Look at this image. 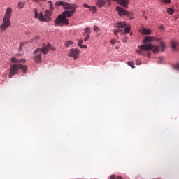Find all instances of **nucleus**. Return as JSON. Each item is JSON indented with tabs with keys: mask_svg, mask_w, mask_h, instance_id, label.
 Here are the masks:
<instances>
[{
	"mask_svg": "<svg viewBox=\"0 0 179 179\" xmlns=\"http://www.w3.org/2000/svg\"><path fill=\"white\" fill-rule=\"evenodd\" d=\"M26 62V59H17V62L16 64H10V71L8 74L9 79H12L13 76H15V75H17L18 73L19 69H21L23 71L24 73L27 72V66L22 65V64H24Z\"/></svg>",
	"mask_w": 179,
	"mask_h": 179,
	"instance_id": "f257e3e1",
	"label": "nucleus"
},
{
	"mask_svg": "<svg viewBox=\"0 0 179 179\" xmlns=\"http://www.w3.org/2000/svg\"><path fill=\"white\" fill-rule=\"evenodd\" d=\"M73 13H75V9L72 10H66L62 13V15H59L55 19V25L56 26H64V24H69L68 19L66 17H71V16H73Z\"/></svg>",
	"mask_w": 179,
	"mask_h": 179,
	"instance_id": "f03ea898",
	"label": "nucleus"
},
{
	"mask_svg": "<svg viewBox=\"0 0 179 179\" xmlns=\"http://www.w3.org/2000/svg\"><path fill=\"white\" fill-rule=\"evenodd\" d=\"M12 16V8L10 7L7 8L5 13V16L3 18V22L0 25L1 31H5L8 27H10V17Z\"/></svg>",
	"mask_w": 179,
	"mask_h": 179,
	"instance_id": "7ed1b4c3",
	"label": "nucleus"
},
{
	"mask_svg": "<svg viewBox=\"0 0 179 179\" xmlns=\"http://www.w3.org/2000/svg\"><path fill=\"white\" fill-rule=\"evenodd\" d=\"M115 27L117 29L114 31L115 36H118V33L123 36L128 34V33H131V29L130 27H127V23L125 22H120L115 24Z\"/></svg>",
	"mask_w": 179,
	"mask_h": 179,
	"instance_id": "20e7f679",
	"label": "nucleus"
},
{
	"mask_svg": "<svg viewBox=\"0 0 179 179\" xmlns=\"http://www.w3.org/2000/svg\"><path fill=\"white\" fill-rule=\"evenodd\" d=\"M138 48L141 50H136V52L137 54H139V55H145V53L142 51H149V50H151V51H152L154 54H156V52H159V46L153 45L152 44H144L138 46Z\"/></svg>",
	"mask_w": 179,
	"mask_h": 179,
	"instance_id": "39448f33",
	"label": "nucleus"
},
{
	"mask_svg": "<svg viewBox=\"0 0 179 179\" xmlns=\"http://www.w3.org/2000/svg\"><path fill=\"white\" fill-rule=\"evenodd\" d=\"M51 10H54L52 6H50V10H46L44 15H43V12L39 13V20H41V22H50V20H51V15H52Z\"/></svg>",
	"mask_w": 179,
	"mask_h": 179,
	"instance_id": "423d86ee",
	"label": "nucleus"
},
{
	"mask_svg": "<svg viewBox=\"0 0 179 179\" xmlns=\"http://www.w3.org/2000/svg\"><path fill=\"white\" fill-rule=\"evenodd\" d=\"M34 54L35 55V62L37 63L41 62V54H43V48L36 49L34 52Z\"/></svg>",
	"mask_w": 179,
	"mask_h": 179,
	"instance_id": "0eeeda50",
	"label": "nucleus"
},
{
	"mask_svg": "<svg viewBox=\"0 0 179 179\" xmlns=\"http://www.w3.org/2000/svg\"><path fill=\"white\" fill-rule=\"evenodd\" d=\"M68 57H71L72 58H73V59H75V61H76V59L78 58V57H79V50H78L76 48L71 49L69 50Z\"/></svg>",
	"mask_w": 179,
	"mask_h": 179,
	"instance_id": "6e6552de",
	"label": "nucleus"
},
{
	"mask_svg": "<svg viewBox=\"0 0 179 179\" xmlns=\"http://www.w3.org/2000/svg\"><path fill=\"white\" fill-rule=\"evenodd\" d=\"M41 48H42L43 54H45V55L48 54L49 50H50L51 51H55V48L54 47L51 46V45H50V44L43 45Z\"/></svg>",
	"mask_w": 179,
	"mask_h": 179,
	"instance_id": "1a4fd4ad",
	"label": "nucleus"
},
{
	"mask_svg": "<svg viewBox=\"0 0 179 179\" xmlns=\"http://www.w3.org/2000/svg\"><path fill=\"white\" fill-rule=\"evenodd\" d=\"M116 10L119 13V16H128L129 15V13L125 9L122 8L121 6H117L116 7Z\"/></svg>",
	"mask_w": 179,
	"mask_h": 179,
	"instance_id": "9d476101",
	"label": "nucleus"
},
{
	"mask_svg": "<svg viewBox=\"0 0 179 179\" xmlns=\"http://www.w3.org/2000/svg\"><path fill=\"white\" fill-rule=\"evenodd\" d=\"M64 9H76V6L74 4H70L69 3H63Z\"/></svg>",
	"mask_w": 179,
	"mask_h": 179,
	"instance_id": "9b49d317",
	"label": "nucleus"
},
{
	"mask_svg": "<svg viewBox=\"0 0 179 179\" xmlns=\"http://www.w3.org/2000/svg\"><path fill=\"white\" fill-rule=\"evenodd\" d=\"M117 3H119V5H122L124 8H128L129 0H117Z\"/></svg>",
	"mask_w": 179,
	"mask_h": 179,
	"instance_id": "f8f14e48",
	"label": "nucleus"
},
{
	"mask_svg": "<svg viewBox=\"0 0 179 179\" xmlns=\"http://www.w3.org/2000/svg\"><path fill=\"white\" fill-rule=\"evenodd\" d=\"M106 0H97L96 1V5L99 8H103L106 5Z\"/></svg>",
	"mask_w": 179,
	"mask_h": 179,
	"instance_id": "ddd939ff",
	"label": "nucleus"
},
{
	"mask_svg": "<svg viewBox=\"0 0 179 179\" xmlns=\"http://www.w3.org/2000/svg\"><path fill=\"white\" fill-rule=\"evenodd\" d=\"M156 38L153 36H146L144 39H143V43H152V41H155Z\"/></svg>",
	"mask_w": 179,
	"mask_h": 179,
	"instance_id": "4468645a",
	"label": "nucleus"
},
{
	"mask_svg": "<svg viewBox=\"0 0 179 179\" xmlns=\"http://www.w3.org/2000/svg\"><path fill=\"white\" fill-rule=\"evenodd\" d=\"M140 33L143 34H150V33H152V30L149 29H146L145 27H143L141 30H140Z\"/></svg>",
	"mask_w": 179,
	"mask_h": 179,
	"instance_id": "2eb2a0df",
	"label": "nucleus"
},
{
	"mask_svg": "<svg viewBox=\"0 0 179 179\" xmlns=\"http://www.w3.org/2000/svg\"><path fill=\"white\" fill-rule=\"evenodd\" d=\"M82 44H83V40H80L78 42V47L80 48H87V46Z\"/></svg>",
	"mask_w": 179,
	"mask_h": 179,
	"instance_id": "dca6fc26",
	"label": "nucleus"
},
{
	"mask_svg": "<svg viewBox=\"0 0 179 179\" xmlns=\"http://www.w3.org/2000/svg\"><path fill=\"white\" fill-rule=\"evenodd\" d=\"M83 36H86L87 35H90V28L87 27L85 29V32L83 33Z\"/></svg>",
	"mask_w": 179,
	"mask_h": 179,
	"instance_id": "f3484780",
	"label": "nucleus"
},
{
	"mask_svg": "<svg viewBox=\"0 0 179 179\" xmlns=\"http://www.w3.org/2000/svg\"><path fill=\"white\" fill-rule=\"evenodd\" d=\"M171 48L173 49V50H176V47H177V43H176V41H171Z\"/></svg>",
	"mask_w": 179,
	"mask_h": 179,
	"instance_id": "a211bd4d",
	"label": "nucleus"
},
{
	"mask_svg": "<svg viewBox=\"0 0 179 179\" xmlns=\"http://www.w3.org/2000/svg\"><path fill=\"white\" fill-rule=\"evenodd\" d=\"M90 10H91L92 13H94V12H97V8L96 6H90Z\"/></svg>",
	"mask_w": 179,
	"mask_h": 179,
	"instance_id": "6ab92c4d",
	"label": "nucleus"
},
{
	"mask_svg": "<svg viewBox=\"0 0 179 179\" xmlns=\"http://www.w3.org/2000/svg\"><path fill=\"white\" fill-rule=\"evenodd\" d=\"M18 6H19L20 9H23L24 8V2L20 1L18 3Z\"/></svg>",
	"mask_w": 179,
	"mask_h": 179,
	"instance_id": "aec40b11",
	"label": "nucleus"
},
{
	"mask_svg": "<svg viewBox=\"0 0 179 179\" xmlns=\"http://www.w3.org/2000/svg\"><path fill=\"white\" fill-rule=\"evenodd\" d=\"M167 13L169 15H174V10L173 8H168Z\"/></svg>",
	"mask_w": 179,
	"mask_h": 179,
	"instance_id": "412c9836",
	"label": "nucleus"
},
{
	"mask_svg": "<svg viewBox=\"0 0 179 179\" xmlns=\"http://www.w3.org/2000/svg\"><path fill=\"white\" fill-rule=\"evenodd\" d=\"M127 65H129V66H131V68H135V63L132 62H127Z\"/></svg>",
	"mask_w": 179,
	"mask_h": 179,
	"instance_id": "4be33fe9",
	"label": "nucleus"
},
{
	"mask_svg": "<svg viewBox=\"0 0 179 179\" xmlns=\"http://www.w3.org/2000/svg\"><path fill=\"white\" fill-rule=\"evenodd\" d=\"M160 46L161 48H162V51H164V48H166V45L164 44V43H163L162 41L160 42Z\"/></svg>",
	"mask_w": 179,
	"mask_h": 179,
	"instance_id": "5701e85b",
	"label": "nucleus"
},
{
	"mask_svg": "<svg viewBox=\"0 0 179 179\" xmlns=\"http://www.w3.org/2000/svg\"><path fill=\"white\" fill-rule=\"evenodd\" d=\"M61 5H62V6H64V1H58L57 2H56V6H59Z\"/></svg>",
	"mask_w": 179,
	"mask_h": 179,
	"instance_id": "b1692460",
	"label": "nucleus"
},
{
	"mask_svg": "<svg viewBox=\"0 0 179 179\" xmlns=\"http://www.w3.org/2000/svg\"><path fill=\"white\" fill-rule=\"evenodd\" d=\"M34 13H35L34 17H35L36 19H37V17L38 18V17L40 16V14L38 15V13L37 12V8H35V9H34Z\"/></svg>",
	"mask_w": 179,
	"mask_h": 179,
	"instance_id": "393cba45",
	"label": "nucleus"
},
{
	"mask_svg": "<svg viewBox=\"0 0 179 179\" xmlns=\"http://www.w3.org/2000/svg\"><path fill=\"white\" fill-rule=\"evenodd\" d=\"M11 62H13V64H17V59L16 57H12L11 58Z\"/></svg>",
	"mask_w": 179,
	"mask_h": 179,
	"instance_id": "a878e982",
	"label": "nucleus"
},
{
	"mask_svg": "<svg viewBox=\"0 0 179 179\" xmlns=\"http://www.w3.org/2000/svg\"><path fill=\"white\" fill-rule=\"evenodd\" d=\"M163 3H170L171 2V0H159Z\"/></svg>",
	"mask_w": 179,
	"mask_h": 179,
	"instance_id": "bb28decb",
	"label": "nucleus"
},
{
	"mask_svg": "<svg viewBox=\"0 0 179 179\" xmlns=\"http://www.w3.org/2000/svg\"><path fill=\"white\" fill-rule=\"evenodd\" d=\"M174 69H176V71H179V63L176 64L173 66Z\"/></svg>",
	"mask_w": 179,
	"mask_h": 179,
	"instance_id": "cd10ccee",
	"label": "nucleus"
},
{
	"mask_svg": "<svg viewBox=\"0 0 179 179\" xmlns=\"http://www.w3.org/2000/svg\"><path fill=\"white\" fill-rule=\"evenodd\" d=\"M23 45H24V43H20L19 48H18L19 51H20V50H22V48H23Z\"/></svg>",
	"mask_w": 179,
	"mask_h": 179,
	"instance_id": "c85d7f7f",
	"label": "nucleus"
},
{
	"mask_svg": "<svg viewBox=\"0 0 179 179\" xmlns=\"http://www.w3.org/2000/svg\"><path fill=\"white\" fill-rule=\"evenodd\" d=\"M71 44H72V41H69L65 43V47H69V45H71Z\"/></svg>",
	"mask_w": 179,
	"mask_h": 179,
	"instance_id": "c756f323",
	"label": "nucleus"
},
{
	"mask_svg": "<svg viewBox=\"0 0 179 179\" xmlns=\"http://www.w3.org/2000/svg\"><path fill=\"white\" fill-rule=\"evenodd\" d=\"M94 31H100V29L99 28V27H97V26H96V25H94Z\"/></svg>",
	"mask_w": 179,
	"mask_h": 179,
	"instance_id": "7c9ffc66",
	"label": "nucleus"
},
{
	"mask_svg": "<svg viewBox=\"0 0 179 179\" xmlns=\"http://www.w3.org/2000/svg\"><path fill=\"white\" fill-rule=\"evenodd\" d=\"M89 38H90V35H85V37L84 38V41H87V40H89Z\"/></svg>",
	"mask_w": 179,
	"mask_h": 179,
	"instance_id": "2f4dec72",
	"label": "nucleus"
},
{
	"mask_svg": "<svg viewBox=\"0 0 179 179\" xmlns=\"http://www.w3.org/2000/svg\"><path fill=\"white\" fill-rule=\"evenodd\" d=\"M83 6H84V8H89V9L90 8V6H89L87 3H84Z\"/></svg>",
	"mask_w": 179,
	"mask_h": 179,
	"instance_id": "473e14b6",
	"label": "nucleus"
},
{
	"mask_svg": "<svg viewBox=\"0 0 179 179\" xmlns=\"http://www.w3.org/2000/svg\"><path fill=\"white\" fill-rule=\"evenodd\" d=\"M136 65H141V62L139 60H136Z\"/></svg>",
	"mask_w": 179,
	"mask_h": 179,
	"instance_id": "72a5a7b5",
	"label": "nucleus"
},
{
	"mask_svg": "<svg viewBox=\"0 0 179 179\" xmlns=\"http://www.w3.org/2000/svg\"><path fill=\"white\" fill-rule=\"evenodd\" d=\"M34 2H37L38 3H40L41 1H45V0H33Z\"/></svg>",
	"mask_w": 179,
	"mask_h": 179,
	"instance_id": "f704fd0d",
	"label": "nucleus"
},
{
	"mask_svg": "<svg viewBox=\"0 0 179 179\" xmlns=\"http://www.w3.org/2000/svg\"><path fill=\"white\" fill-rule=\"evenodd\" d=\"M127 40H128V38L127 37L123 38V40H122L123 43H127Z\"/></svg>",
	"mask_w": 179,
	"mask_h": 179,
	"instance_id": "c9c22d12",
	"label": "nucleus"
},
{
	"mask_svg": "<svg viewBox=\"0 0 179 179\" xmlns=\"http://www.w3.org/2000/svg\"><path fill=\"white\" fill-rule=\"evenodd\" d=\"M110 43H111L112 45L115 44V39L111 40V41H110Z\"/></svg>",
	"mask_w": 179,
	"mask_h": 179,
	"instance_id": "e433bc0d",
	"label": "nucleus"
},
{
	"mask_svg": "<svg viewBox=\"0 0 179 179\" xmlns=\"http://www.w3.org/2000/svg\"><path fill=\"white\" fill-rule=\"evenodd\" d=\"M160 29H162V30H164V27L163 25H161Z\"/></svg>",
	"mask_w": 179,
	"mask_h": 179,
	"instance_id": "4c0bfd02",
	"label": "nucleus"
},
{
	"mask_svg": "<svg viewBox=\"0 0 179 179\" xmlns=\"http://www.w3.org/2000/svg\"><path fill=\"white\" fill-rule=\"evenodd\" d=\"M130 36H132V33L130 34Z\"/></svg>",
	"mask_w": 179,
	"mask_h": 179,
	"instance_id": "58836bf2",
	"label": "nucleus"
},
{
	"mask_svg": "<svg viewBox=\"0 0 179 179\" xmlns=\"http://www.w3.org/2000/svg\"><path fill=\"white\" fill-rule=\"evenodd\" d=\"M114 1H117V0H114Z\"/></svg>",
	"mask_w": 179,
	"mask_h": 179,
	"instance_id": "ea45409f",
	"label": "nucleus"
}]
</instances>
